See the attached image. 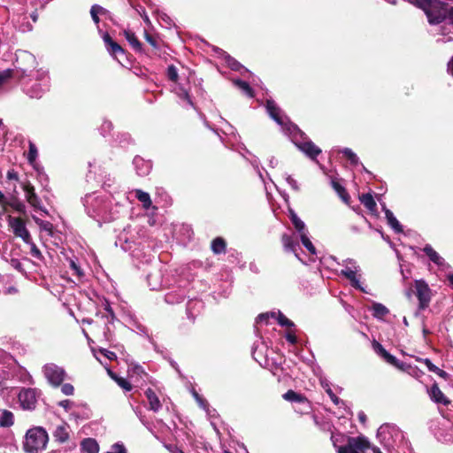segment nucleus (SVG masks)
Wrapping results in <instances>:
<instances>
[{
    "label": "nucleus",
    "instance_id": "1",
    "mask_svg": "<svg viewBox=\"0 0 453 453\" xmlns=\"http://www.w3.org/2000/svg\"><path fill=\"white\" fill-rule=\"evenodd\" d=\"M49 436L45 429L35 426L27 431L23 449L27 453H38L45 449Z\"/></svg>",
    "mask_w": 453,
    "mask_h": 453
},
{
    "label": "nucleus",
    "instance_id": "2",
    "mask_svg": "<svg viewBox=\"0 0 453 453\" xmlns=\"http://www.w3.org/2000/svg\"><path fill=\"white\" fill-rule=\"evenodd\" d=\"M370 447V442L365 437H349L346 445L337 448V453H364Z\"/></svg>",
    "mask_w": 453,
    "mask_h": 453
},
{
    "label": "nucleus",
    "instance_id": "3",
    "mask_svg": "<svg viewBox=\"0 0 453 453\" xmlns=\"http://www.w3.org/2000/svg\"><path fill=\"white\" fill-rule=\"evenodd\" d=\"M9 226L12 228L13 234L20 237L26 243H32V238L27 231L25 220L21 218L8 217Z\"/></svg>",
    "mask_w": 453,
    "mask_h": 453
},
{
    "label": "nucleus",
    "instance_id": "4",
    "mask_svg": "<svg viewBox=\"0 0 453 453\" xmlns=\"http://www.w3.org/2000/svg\"><path fill=\"white\" fill-rule=\"evenodd\" d=\"M344 269L341 271V274L346 277L351 282V285L358 289H362L357 273L360 271L359 266L352 259H347L343 262Z\"/></svg>",
    "mask_w": 453,
    "mask_h": 453
},
{
    "label": "nucleus",
    "instance_id": "5",
    "mask_svg": "<svg viewBox=\"0 0 453 453\" xmlns=\"http://www.w3.org/2000/svg\"><path fill=\"white\" fill-rule=\"evenodd\" d=\"M18 399L20 406L24 410H35L37 403V393L35 388H22L19 395Z\"/></svg>",
    "mask_w": 453,
    "mask_h": 453
},
{
    "label": "nucleus",
    "instance_id": "6",
    "mask_svg": "<svg viewBox=\"0 0 453 453\" xmlns=\"http://www.w3.org/2000/svg\"><path fill=\"white\" fill-rule=\"evenodd\" d=\"M416 296L419 301V308L426 309L431 299V291L428 285L423 280H416L415 282Z\"/></svg>",
    "mask_w": 453,
    "mask_h": 453
},
{
    "label": "nucleus",
    "instance_id": "7",
    "mask_svg": "<svg viewBox=\"0 0 453 453\" xmlns=\"http://www.w3.org/2000/svg\"><path fill=\"white\" fill-rule=\"evenodd\" d=\"M71 256L66 251H61L62 257L58 256V261L65 266V268H69L73 271V275L81 276V271L80 267L76 265L74 260V256L72 252Z\"/></svg>",
    "mask_w": 453,
    "mask_h": 453
},
{
    "label": "nucleus",
    "instance_id": "8",
    "mask_svg": "<svg viewBox=\"0 0 453 453\" xmlns=\"http://www.w3.org/2000/svg\"><path fill=\"white\" fill-rule=\"evenodd\" d=\"M20 186L26 193L27 201L33 206L37 207L40 203L39 198L35 193L34 187L28 182H20Z\"/></svg>",
    "mask_w": 453,
    "mask_h": 453
},
{
    "label": "nucleus",
    "instance_id": "9",
    "mask_svg": "<svg viewBox=\"0 0 453 453\" xmlns=\"http://www.w3.org/2000/svg\"><path fill=\"white\" fill-rule=\"evenodd\" d=\"M266 109L270 116L279 125H283L285 123L284 118L280 115V109L276 105V104L273 101H267Z\"/></svg>",
    "mask_w": 453,
    "mask_h": 453
},
{
    "label": "nucleus",
    "instance_id": "10",
    "mask_svg": "<svg viewBox=\"0 0 453 453\" xmlns=\"http://www.w3.org/2000/svg\"><path fill=\"white\" fill-rule=\"evenodd\" d=\"M298 148L311 158L320 154L321 150L311 141L300 142Z\"/></svg>",
    "mask_w": 453,
    "mask_h": 453
},
{
    "label": "nucleus",
    "instance_id": "11",
    "mask_svg": "<svg viewBox=\"0 0 453 453\" xmlns=\"http://www.w3.org/2000/svg\"><path fill=\"white\" fill-rule=\"evenodd\" d=\"M428 394L430 398L437 403H442V404H448L449 401L447 400L444 394L441 392V390L439 388L437 384H434L431 388L428 390Z\"/></svg>",
    "mask_w": 453,
    "mask_h": 453
},
{
    "label": "nucleus",
    "instance_id": "12",
    "mask_svg": "<svg viewBox=\"0 0 453 453\" xmlns=\"http://www.w3.org/2000/svg\"><path fill=\"white\" fill-rule=\"evenodd\" d=\"M145 395L149 401L150 410L155 412L158 411L161 408V403L156 393L151 388H148L145 391Z\"/></svg>",
    "mask_w": 453,
    "mask_h": 453
},
{
    "label": "nucleus",
    "instance_id": "13",
    "mask_svg": "<svg viewBox=\"0 0 453 453\" xmlns=\"http://www.w3.org/2000/svg\"><path fill=\"white\" fill-rule=\"evenodd\" d=\"M81 450L86 453H98L99 445L95 439L87 438L81 443Z\"/></svg>",
    "mask_w": 453,
    "mask_h": 453
},
{
    "label": "nucleus",
    "instance_id": "14",
    "mask_svg": "<svg viewBox=\"0 0 453 453\" xmlns=\"http://www.w3.org/2000/svg\"><path fill=\"white\" fill-rule=\"evenodd\" d=\"M44 375L48 381L53 386H57V365L49 364L44 366Z\"/></svg>",
    "mask_w": 453,
    "mask_h": 453
},
{
    "label": "nucleus",
    "instance_id": "15",
    "mask_svg": "<svg viewBox=\"0 0 453 453\" xmlns=\"http://www.w3.org/2000/svg\"><path fill=\"white\" fill-rule=\"evenodd\" d=\"M423 251L434 264L438 265H442L444 264V259L432 248L431 245H426Z\"/></svg>",
    "mask_w": 453,
    "mask_h": 453
},
{
    "label": "nucleus",
    "instance_id": "16",
    "mask_svg": "<svg viewBox=\"0 0 453 453\" xmlns=\"http://www.w3.org/2000/svg\"><path fill=\"white\" fill-rule=\"evenodd\" d=\"M104 41L108 47V50L112 55L116 56L119 53H123V49L117 42L112 41V39L111 38V36L109 35L106 34L104 35Z\"/></svg>",
    "mask_w": 453,
    "mask_h": 453
},
{
    "label": "nucleus",
    "instance_id": "17",
    "mask_svg": "<svg viewBox=\"0 0 453 453\" xmlns=\"http://www.w3.org/2000/svg\"><path fill=\"white\" fill-rule=\"evenodd\" d=\"M14 423V415L12 411L4 410L0 416V426L10 427Z\"/></svg>",
    "mask_w": 453,
    "mask_h": 453
},
{
    "label": "nucleus",
    "instance_id": "18",
    "mask_svg": "<svg viewBox=\"0 0 453 453\" xmlns=\"http://www.w3.org/2000/svg\"><path fill=\"white\" fill-rule=\"evenodd\" d=\"M417 361L424 363L430 372H435L441 378L447 377V372L434 365L428 358H416Z\"/></svg>",
    "mask_w": 453,
    "mask_h": 453
},
{
    "label": "nucleus",
    "instance_id": "19",
    "mask_svg": "<svg viewBox=\"0 0 453 453\" xmlns=\"http://www.w3.org/2000/svg\"><path fill=\"white\" fill-rule=\"evenodd\" d=\"M385 215H386V219H387L388 224L391 226V227L395 232H397V233L403 232L402 226L400 225V223L395 219V217L394 216L393 212L390 210L385 209Z\"/></svg>",
    "mask_w": 453,
    "mask_h": 453
},
{
    "label": "nucleus",
    "instance_id": "20",
    "mask_svg": "<svg viewBox=\"0 0 453 453\" xmlns=\"http://www.w3.org/2000/svg\"><path fill=\"white\" fill-rule=\"evenodd\" d=\"M135 197L142 203L145 209H149L151 206V199L149 193L144 192L141 189H135Z\"/></svg>",
    "mask_w": 453,
    "mask_h": 453
},
{
    "label": "nucleus",
    "instance_id": "21",
    "mask_svg": "<svg viewBox=\"0 0 453 453\" xmlns=\"http://www.w3.org/2000/svg\"><path fill=\"white\" fill-rule=\"evenodd\" d=\"M281 241L283 243V247L286 251L296 252V247L298 243L293 240V238L288 234H283L281 237Z\"/></svg>",
    "mask_w": 453,
    "mask_h": 453
},
{
    "label": "nucleus",
    "instance_id": "22",
    "mask_svg": "<svg viewBox=\"0 0 453 453\" xmlns=\"http://www.w3.org/2000/svg\"><path fill=\"white\" fill-rule=\"evenodd\" d=\"M360 201L370 211H374L376 210L377 205L371 194H363L360 196Z\"/></svg>",
    "mask_w": 453,
    "mask_h": 453
},
{
    "label": "nucleus",
    "instance_id": "23",
    "mask_svg": "<svg viewBox=\"0 0 453 453\" xmlns=\"http://www.w3.org/2000/svg\"><path fill=\"white\" fill-rule=\"evenodd\" d=\"M446 10H444L443 8H441L437 14L434 15L433 14V12H432V9L429 8L427 11H426V14H427V17L429 19V22L430 23H440L443 20V19L445 18V15H446Z\"/></svg>",
    "mask_w": 453,
    "mask_h": 453
},
{
    "label": "nucleus",
    "instance_id": "24",
    "mask_svg": "<svg viewBox=\"0 0 453 453\" xmlns=\"http://www.w3.org/2000/svg\"><path fill=\"white\" fill-rule=\"evenodd\" d=\"M372 311L373 316L380 319L383 318L389 312L388 309L385 305L379 303L372 304Z\"/></svg>",
    "mask_w": 453,
    "mask_h": 453
},
{
    "label": "nucleus",
    "instance_id": "25",
    "mask_svg": "<svg viewBox=\"0 0 453 453\" xmlns=\"http://www.w3.org/2000/svg\"><path fill=\"white\" fill-rule=\"evenodd\" d=\"M212 251L216 254H220L225 252L226 250V242L222 238H216L213 240L211 243Z\"/></svg>",
    "mask_w": 453,
    "mask_h": 453
},
{
    "label": "nucleus",
    "instance_id": "26",
    "mask_svg": "<svg viewBox=\"0 0 453 453\" xmlns=\"http://www.w3.org/2000/svg\"><path fill=\"white\" fill-rule=\"evenodd\" d=\"M124 35L128 42L133 46L135 50H141V43L135 37L134 34L129 30L124 31Z\"/></svg>",
    "mask_w": 453,
    "mask_h": 453
},
{
    "label": "nucleus",
    "instance_id": "27",
    "mask_svg": "<svg viewBox=\"0 0 453 453\" xmlns=\"http://www.w3.org/2000/svg\"><path fill=\"white\" fill-rule=\"evenodd\" d=\"M291 221L300 234L302 233H306L305 224L294 212L291 213Z\"/></svg>",
    "mask_w": 453,
    "mask_h": 453
},
{
    "label": "nucleus",
    "instance_id": "28",
    "mask_svg": "<svg viewBox=\"0 0 453 453\" xmlns=\"http://www.w3.org/2000/svg\"><path fill=\"white\" fill-rule=\"evenodd\" d=\"M300 238H301V242L303 243V245L311 253V254H315L316 253V249L315 247L313 246V244L311 243V242L310 241V239L308 238L307 236V234L306 233H302L300 234Z\"/></svg>",
    "mask_w": 453,
    "mask_h": 453
},
{
    "label": "nucleus",
    "instance_id": "29",
    "mask_svg": "<svg viewBox=\"0 0 453 453\" xmlns=\"http://www.w3.org/2000/svg\"><path fill=\"white\" fill-rule=\"evenodd\" d=\"M283 398L289 402H302L303 397L293 390H288L283 395Z\"/></svg>",
    "mask_w": 453,
    "mask_h": 453
},
{
    "label": "nucleus",
    "instance_id": "30",
    "mask_svg": "<svg viewBox=\"0 0 453 453\" xmlns=\"http://www.w3.org/2000/svg\"><path fill=\"white\" fill-rule=\"evenodd\" d=\"M69 426L65 423L63 426L58 427V442H64L69 438Z\"/></svg>",
    "mask_w": 453,
    "mask_h": 453
},
{
    "label": "nucleus",
    "instance_id": "31",
    "mask_svg": "<svg viewBox=\"0 0 453 453\" xmlns=\"http://www.w3.org/2000/svg\"><path fill=\"white\" fill-rule=\"evenodd\" d=\"M342 154H343L352 165H357L358 164V157L357 156L348 148L342 149L340 151Z\"/></svg>",
    "mask_w": 453,
    "mask_h": 453
},
{
    "label": "nucleus",
    "instance_id": "32",
    "mask_svg": "<svg viewBox=\"0 0 453 453\" xmlns=\"http://www.w3.org/2000/svg\"><path fill=\"white\" fill-rule=\"evenodd\" d=\"M109 374L111 376V378H113L116 380L118 385L124 388L125 390L130 391L132 389L131 384L127 380L116 377L111 372H109Z\"/></svg>",
    "mask_w": 453,
    "mask_h": 453
},
{
    "label": "nucleus",
    "instance_id": "33",
    "mask_svg": "<svg viewBox=\"0 0 453 453\" xmlns=\"http://www.w3.org/2000/svg\"><path fill=\"white\" fill-rule=\"evenodd\" d=\"M14 70L6 69L3 72H0V86L4 84L7 81H9L12 76H14Z\"/></svg>",
    "mask_w": 453,
    "mask_h": 453
},
{
    "label": "nucleus",
    "instance_id": "34",
    "mask_svg": "<svg viewBox=\"0 0 453 453\" xmlns=\"http://www.w3.org/2000/svg\"><path fill=\"white\" fill-rule=\"evenodd\" d=\"M277 321L278 323L286 327H292L294 326V323L288 319L287 317H285L282 313L279 312L277 315Z\"/></svg>",
    "mask_w": 453,
    "mask_h": 453
},
{
    "label": "nucleus",
    "instance_id": "35",
    "mask_svg": "<svg viewBox=\"0 0 453 453\" xmlns=\"http://www.w3.org/2000/svg\"><path fill=\"white\" fill-rule=\"evenodd\" d=\"M235 84L241 88L242 91H244L247 95L250 96H253L252 95V89L250 88V85L246 81H236Z\"/></svg>",
    "mask_w": 453,
    "mask_h": 453
},
{
    "label": "nucleus",
    "instance_id": "36",
    "mask_svg": "<svg viewBox=\"0 0 453 453\" xmlns=\"http://www.w3.org/2000/svg\"><path fill=\"white\" fill-rule=\"evenodd\" d=\"M36 157H37V149L34 143L30 142L29 143V150H28V154H27V160L30 163H33L35 160Z\"/></svg>",
    "mask_w": 453,
    "mask_h": 453
},
{
    "label": "nucleus",
    "instance_id": "37",
    "mask_svg": "<svg viewBox=\"0 0 453 453\" xmlns=\"http://www.w3.org/2000/svg\"><path fill=\"white\" fill-rule=\"evenodd\" d=\"M61 392L65 395H72L74 393V388L72 384L65 383L61 386Z\"/></svg>",
    "mask_w": 453,
    "mask_h": 453
},
{
    "label": "nucleus",
    "instance_id": "38",
    "mask_svg": "<svg viewBox=\"0 0 453 453\" xmlns=\"http://www.w3.org/2000/svg\"><path fill=\"white\" fill-rule=\"evenodd\" d=\"M167 75L171 81H176L178 79L177 69L173 65H170L167 69Z\"/></svg>",
    "mask_w": 453,
    "mask_h": 453
},
{
    "label": "nucleus",
    "instance_id": "39",
    "mask_svg": "<svg viewBox=\"0 0 453 453\" xmlns=\"http://www.w3.org/2000/svg\"><path fill=\"white\" fill-rule=\"evenodd\" d=\"M383 358L386 362H388V364H390L394 366L395 365H397V363L399 362V360L395 357H394L393 355H391L388 352L385 353V357Z\"/></svg>",
    "mask_w": 453,
    "mask_h": 453
},
{
    "label": "nucleus",
    "instance_id": "40",
    "mask_svg": "<svg viewBox=\"0 0 453 453\" xmlns=\"http://www.w3.org/2000/svg\"><path fill=\"white\" fill-rule=\"evenodd\" d=\"M108 453H127V451L123 445L116 443L111 447V450Z\"/></svg>",
    "mask_w": 453,
    "mask_h": 453
},
{
    "label": "nucleus",
    "instance_id": "41",
    "mask_svg": "<svg viewBox=\"0 0 453 453\" xmlns=\"http://www.w3.org/2000/svg\"><path fill=\"white\" fill-rule=\"evenodd\" d=\"M373 348L375 349V351L380 355L382 357H385V353H388V351L382 347L381 344H380L379 342H374L373 343Z\"/></svg>",
    "mask_w": 453,
    "mask_h": 453
},
{
    "label": "nucleus",
    "instance_id": "42",
    "mask_svg": "<svg viewBox=\"0 0 453 453\" xmlns=\"http://www.w3.org/2000/svg\"><path fill=\"white\" fill-rule=\"evenodd\" d=\"M58 405L65 409L66 411L71 410L73 406V402L70 400H64L58 403Z\"/></svg>",
    "mask_w": 453,
    "mask_h": 453
},
{
    "label": "nucleus",
    "instance_id": "43",
    "mask_svg": "<svg viewBox=\"0 0 453 453\" xmlns=\"http://www.w3.org/2000/svg\"><path fill=\"white\" fill-rule=\"evenodd\" d=\"M193 395L196 398V400L197 401L198 404L202 408L205 409L207 406V402L204 399H203L196 391L193 392Z\"/></svg>",
    "mask_w": 453,
    "mask_h": 453
},
{
    "label": "nucleus",
    "instance_id": "44",
    "mask_svg": "<svg viewBox=\"0 0 453 453\" xmlns=\"http://www.w3.org/2000/svg\"><path fill=\"white\" fill-rule=\"evenodd\" d=\"M100 352L110 360H113L117 357V356L114 352L107 350V349H101Z\"/></svg>",
    "mask_w": 453,
    "mask_h": 453
},
{
    "label": "nucleus",
    "instance_id": "45",
    "mask_svg": "<svg viewBox=\"0 0 453 453\" xmlns=\"http://www.w3.org/2000/svg\"><path fill=\"white\" fill-rule=\"evenodd\" d=\"M97 10H98L97 7H91V10H90L91 17L96 24L99 23V18H98L99 13L97 12Z\"/></svg>",
    "mask_w": 453,
    "mask_h": 453
},
{
    "label": "nucleus",
    "instance_id": "46",
    "mask_svg": "<svg viewBox=\"0 0 453 453\" xmlns=\"http://www.w3.org/2000/svg\"><path fill=\"white\" fill-rule=\"evenodd\" d=\"M287 182L296 190H298V185L296 180H294L290 175L286 177Z\"/></svg>",
    "mask_w": 453,
    "mask_h": 453
},
{
    "label": "nucleus",
    "instance_id": "47",
    "mask_svg": "<svg viewBox=\"0 0 453 453\" xmlns=\"http://www.w3.org/2000/svg\"><path fill=\"white\" fill-rule=\"evenodd\" d=\"M7 178H8L9 180H15V181H19L18 173H17V172H15L14 170L8 171V173H7Z\"/></svg>",
    "mask_w": 453,
    "mask_h": 453
},
{
    "label": "nucleus",
    "instance_id": "48",
    "mask_svg": "<svg viewBox=\"0 0 453 453\" xmlns=\"http://www.w3.org/2000/svg\"><path fill=\"white\" fill-rule=\"evenodd\" d=\"M326 393L335 404L339 403V398L333 393V391L330 388L326 389Z\"/></svg>",
    "mask_w": 453,
    "mask_h": 453
},
{
    "label": "nucleus",
    "instance_id": "49",
    "mask_svg": "<svg viewBox=\"0 0 453 453\" xmlns=\"http://www.w3.org/2000/svg\"><path fill=\"white\" fill-rule=\"evenodd\" d=\"M286 338L289 342L293 344L296 342V336L292 333H288Z\"/></svg>",
    "mask_w": 453,
    "mask_h": 453
},
{
    "label": "nucleus",
    "instance_id": "50",
    "mask_svg": "<svg viewBox=\"0 0 453 453\" xmlns=\"http://www.w3.org/2000/svg\"><path fill=\"white\" fill-rule=\"evenodd\" d=\"M65 377V372L64 370H60L58 369V385L61 384V382L64 380Z\"/></svg>",
    "mask_w": 453,
    "mask_h": 453
},
{
    "label": "nucleus",
    "instance_id": "51",
    "mask_svg": "<svg viewBox=\"0 0 453 453\" xmlns=\"http://www.w3.org/2000/svg\"><path fill=\"white\" fill-rule=\"evenodd\" d=\"M13 208L17 211H19V212H23L24 210H25V205L21 203H18L16 204L13 205Z\"/></svg>",
    "mask_w": 453,
    "mask_h": 453
},
{
    "label": "nucleus",
    "instance_id": "52",
    "mask_svg": "<svg viewBox=\"0 0 453 453\" xmlns=\"http://www.w3.org/2000/svg\"><path fill=\"white\" fill-rule=\"evenodd\" d=\"M105 311L108 312L109 316L111 317V319H114V312L112 309L111 308L109 303L105 304Z\"/></svg>",
    "mask_w": 453,
    "mask_h": 453
},
{
    "label": "nucleus",
    "instance_id": "53",
    "mask_svg": "<svg viewBox=\"0 0 453 453\" xmlns=\"http://www.w3.org/2000/svg\"><path fill=\"white\" fill-rule=\"evenodd\" d=\"M395 367H396L397 369H399L401 371H405L409 367V365L399 361L397 363V365H395Z\"/></svg>",
    "mask_w": 453,
    "mask_h": 453
},
{
    "label": "nucleus",
    "instance_id": "54",
    "mask_svg": "<svg viewBox=\"0 0 453 453\" xmlns=\"http://www.w3.org/2000/svg\"><path fill=\"white\" fill-rule=\"evenodd\" d=\"M333 186H334V189H335L337 192H339L340 194H341L342 192H344V188H343L340 184H338V183H336V182H333Z\"/></svg>",
    "mask_w": 453,
    "mask_h": 453
},
{
    "label": "nucleus",
    "instance_id": "55",
    "mask_svg": "<svg viewBox=\"0 0 453 453\" xmlns=\"http://www.w3.org/2000/svg\"><path fill=\"white\" fill-rule=\"evenodd\" d=\"M146 40L148 41V42H150L152 46L156 47V42L155 40L149 35H146Z\"/></svg>",
    "mask_w": 453,
    "mask_h": 453
},
{
    "label": "nucleus",
    "instance_id": "56",
    "mask_svg": "<svg viewBox=\"0 0 453 453\" xmlns=\"http://www.w3.org/2000/svg\"><path fill=\"white\" fill-rule=\"evenodd\" d=\"M448 70L453 75V57L451 58L450 61L449 62Z\"/></svg>",
    "mask_w": 453,
    "mask_h": 453
},
{
    "label": "nucleus",
    "instance_id": "57",
    "mask_svg": "<svg viewBox=\"0 0 453 453\" xmlns=\"http://www.w3.org/2000/svg\"><path fill=\"white\" fill-rule=\"evenodd\" d=\"M92 7H97L98 8L97 12L99 14H105L107 12V11L105 9H104L103 7H101L99 5H93Z\"/></svg>",
    "mask_w": 453,
    "mask_h": 453
},
{
    "label": "nucleus",
    "instance_id": "58",
    "mask_svg": "<svg viewBox=\"0 0 453 453\" xmlns=\"http://www.w3.org/2000/svg\"><path fill=\"white\" fill-rule=\"evenodd\" d=\"M6 203L5 202V196L3 194L2 191H0V205H4Z\"/></svg>",
    "mask_w": 453,
    "mask_h": 453
},
{
    "label": "nucleus",
    "instance_id": "59",
    "mask_svg": "<svg viewBox=\"0 0 453 453\" xmlns=\"http://www.w3.org/2000/svg\"><path fill=\"white\" fill-rule=\"evenodd\" d=\"M32 254L35 256V257H38L40 255V251L34 245V247L32 248Z\"/></svg>",
    "mask_w": 453,
    "mask_h": 453
},
{
    "label": "nucleus",
    "instance_id": "60",
    "mask_svg": "<svg viewBox=\"0 0 453 453\" xmlns=\"http://www.w3.org/2000/svg\"><path fill=\"white\" fill-rule=\"evenodd\" d=\"M268 316H269L268 314H260V315L258 316L257 319H258L259 321H263V320L267 319Z\"/></svg>",
    "mask_w": 453,
    "mask_h": 453
},
{
    "label": "nucleus",
    "instance_id": "61",
    "mask_svg": "<svg viewBox=\"0 0 453 453\" xmlns=\"http://www.w3.org/2000/svg\"><path fill=\"white\" fill-rule=\"evenodd\" d=\"M449 19L453 23V8L449 12Z\"/></svg>",
    "mask_w": 453,
    "mask_h": 453
},
{
    "label": "nucleus",
    "instance_id": "62",
    "mask_svg": "<svg viewBox=\"0 0 453 453\" xmlns=\"http://www.w3.org/2000/svg\"><path fill=\"white\" fill-rule=\"evenodd\" d=\"M75 447H76V443H75V441H71V442L69 443L68 449H74Z\"/></svg>",
    "mask_w": 453,
    "mask_h": 453
},
{
    "label": "nucleus",
    "instance_id": "63",
    "mask_svg": "<svg viewBox=\"0 0 453 453\" xmlns=\"http://www.w3.org/2000/svg\"><path fill=\"white\" fill-rule=\"evenodd\" d=\"M372 452H373V453H382V452L380 451V449L379 448H377V447H373V448H372Z\"/></svg>",
    "mask_w": 453,
    "mask_h": 453
},
{
    "label": "nucleus",
    "instance_id": "64",
    "mask_svg": "<svg viewBox=\"0 0 453 453\" xmlns=\"http://www.w3.org/2000/svg\"><path fill=\"white\" fill-rule=\"evenodd\" d=\"M449 280L451 286H453V273L449 276Z\"/></svg>",
    "mask_w": 453,
    "mask_h": 453
}]
</instances>
